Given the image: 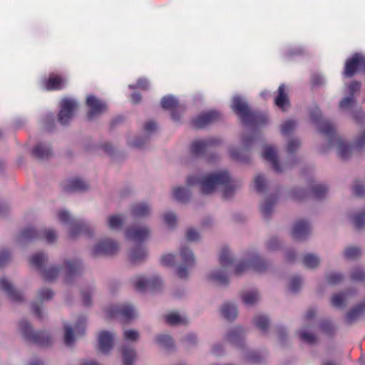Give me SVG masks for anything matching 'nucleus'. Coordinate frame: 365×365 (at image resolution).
Here are the masks:
<instances>
[{
	"label": "nucleus",
	"mask_w": 365,
	"mask_h": 365,
	"mask_svg": "<svg viewBox=\"0 0 365 365\" xmlns=\"http://www.w3.org/2000/svg\"><path fill=\"white\" fill-rule=\"evenodd\" d=\"M255 138L252 135H242L241 138L242 148L235 146L230 147L229 153L236 160L247 162L250 159L247 151L251 148Z\"/></svg>",
	"instance_id": "ddd939ff"
},
{
	"label": "nucleus",
	"mask_w": 365,
	"mask_h": 365,
	"mask_svg": "<svg viewBox=\"0 0 365 365\" xmlns=\"http://www.w3.org/2000/svg\"><path fill=\"white\" fill-rule=\"evenodd\" d=\"M302 284V279L298 276L292 277L289 282L288 288L291 292H297Z\"/></svg>",
	"instance_id": "774afa93"
},
{
	"label": "nucleus",
	"mask_w": 365,
	"mask_h": 365,
	"mask_svg": "<svg viewBox=\"0 0 365 365\" xmlns=\"http://www.w3.org/2000/svg\"><path fill=\"white\" fill-rule=\"evenodd\" d=\"M165 322L171 325H181L188 323V319L186 314H180L177 312H172L165 316Z\"/></svg>",
	"instance_id": "c03bdc74"
},
{
	"label": "nucleus",
	"mask_w": 365,
	"mask_h": 365,
	"mask_svg": "<svg viewBox=\"0 0 365 365\" xmlns=\"http://www.w3.org/2000/svg\"><path fill=\"white\" fill-rule=\"evenodd\" d=\"M68 235L71 238L77 237L85 228V222L80 220H76L68 225Z\"/></svg>",
	"instance_id": "603ef678"
},
{
	"label": "nucleus",
	"mask_w": 365,
	"mask_h": 365,
	"mask_svg": "<svg viewBox=\"0 0 365 365\" xmlns=\"http://www.w3.org/2000/svg\"><path fill=\"white\" fill-rule=\"evenodd\" d=\"M86 105L89 108L88 118L93 119L95 117L102 114L107 109L106 102L97 98L95 96H88L86 98Z\"/></svg>",
	"instance_id": "412c9836"
},
{
	"label": "nucleus",
	"mask_w": 365,
	"mask_h": 365,
	"mask_svg": "<svg viewBox=\"0 0 365 365\" xmlns=\"http://www.w3.org/2000/svg\"><path fill=\"white\" fill-rule=\"evenodd\" d=\"M312 232L310 222L305 220H299L294 222L291 228V235L299 240H306Z\"/></svg>",
	"instance_id": "6ab92c4d"
},
{
	"label": "nucleus",
	"mask_w": 365,
	"mask_h": 365,
	"mask_svg": "<svg viewBox=\"0 0 365 365\" xmlns=\"http://www.w3.org/2000/svg\"><path fill=\"white\" fill-rule=\"evenodd\" d=\"M164 225L169 229H174L178 225L177 215L173 211H166L161 215Z\"/></svg>",
	"instance_id": "3c124183"
},
{
	"label": "nucleus",
	"mask_w": 365,
	"mask_h": 365,
	"mask_svg": "<svg viewBox=\"0 0 365 365\" xmlns=\"http://www.w3.org/2000/svg\"><path fill=\"white\" fill-rule=\"evenodd\" d=\"M350 218L356 228L364 227L365 226V207L352 213Z\"/></svg>",
	"instance_id": "8fccbe9b"
},
{
	"label": "nucleus",
	"mask_w": 365,
	"mask_h": 365,
	"mask_svg": "<svg viewBox=\"0 0 365 365\" xmlns=\"http://www.w3.org/2000/svg\"><path fill=\"white\" fill-rule=\"evenodd\" d=\"M152 212L150 205L145 202L134 203L130 207V213L135 217L145 218L148 217Z\"/></svg>",
	"instance_id": "473e14b6"
},
{
	"label": "nucleus",
	"mask_w": 365,
	"mask_h": 365,
	"mask_svg": "<svg viewBox=\"0 0 365 365\" xmlns=\"http://www.w3.org/2000/svg\"><path fill=\"white\" fill-rule=\"evenodd\" d=\"M206 278L211 283L225 286L229 284L230 274L228 269L224 267H215L207 272Z\"/></svg>",
	"instance_id": "aec40b11"
},
{
	"label": "nucleus",
	"mask_w": 365,
	"mask_h": 365,
	"mask_svg": "<svg viewBox=\"0 0 365 365\" xmlns=\"http://www.w3.org/2000/svg\"><path fill=\"white\" fill-rule=\"evenodd\" d=\"M123 365H134L137 359V354L134 346L123 344L120 348Z\"/></svg>",
	"instance_id": "c9c22d12"
},
{
	"label": "nucleus",
	"mask_w": 365,
	"mask_h": 365,
	"mask_svg": "<svg viewBox=\"0 0 365 365\" xmlns=\"http://www.w3.org/2000/svg\"><path fill=\"white\" fill-rule=\"evenodd\" d=\"M357 72L365 73V56L361 53L354 54L346 61L344 75L351 77Z\"/></svg>",
	"instance_id": "2eb2a0df"
},
{
	"label": "nucleus",
	"mask_w": 365,
	"mask_h": 365,
	"mask_svg": "<svg viewBox=\"0 0 365 365\" xmlns=\"http://www.w3.org/2000/svg\"><path fill=\"white\" fill-rule=\"evenodd\" d=\"M133 288L140 292H157L164 287L163 278L157 272L143 273L130 279Z\"/></svg>",
	"instance_id": "20e7f679"
},
{
	"label": "nucleus",
	"mask_w": 365,
	"mask_h": 365,
	"mask_svg": "<svg viewBox=\"0 0 365 365\" xmlns=\"http://www.w3.org/2000/svg\"><path fill=\"white\" fill-rule=\"evenodd\" d=\"M365 312V302H361L349 310L345 317L348 324L355 322Z\"/></svg>",
	"instance_id": "79ce46f5"
},
{
	"label": "nucleus",
	"mask_w": 365,
	"mask_h": 365,
	"mask_svg": "<svg viewBox=\"0 0 365 365\" xmlns=\"http://www.w3.org/2000/svg\"><path fill=\"white\" fill-rule=\"evenodd\" d=\"M344 279V275L339 272H329L325 274V280L329 285H338Z\"/></svg>",
	"instance_id": "5fc2aeb1"
},
{
	"label": "nucleus",
	"mask_w": 365,
	"mask_h": 365,
	"mask_svg": "<svg viewBox=\"0 0 365 365\" xmlns=\"http://www.w3.org/2000/svg\"><path fill=\"white\" fill-rule=\"evenodd\" d=\"M119 249L120 246L117 241L110 237H103L98 239L91 247L90 254L95 258L112 256L115 255Z\"/></svg>",
	"instance_id": "0eeeda50"
},
{
	"label": "nucleus",
	"mask_w": 365,
	"mask_h": 365,
	"mask_svg": "<svg viewBox=\"0 0 365 365\" xmlns=\"http://www.w3.org/2000/svg\"><path fill=\"white\" fill-rule=\"evenodd\" d=\"M220 138L217 137H210L193 142L191 146L192 153L197 156L204 155L210 149L220 145Z\"/></svg>",
	"instance_id": "f3484780"
},
{
	"label": "nucleus",
	"mask_w": 365,
	"mask_h": 365,
	"mask_svg": "<svg viewBox=\"0 0 365 365\" xmlns=\"http://www.w3.org/2000/svg\"><path fill=\"white\" fill-rule=\"evenodd\" d=\"M220 118V114L217 111L210 110L199 115L194 120L193 125L198 128H202L207 125L216 122Z\"/></svg>",
	"instance_id": "cd10ccee"
},
{
	"label": "nucleus",
	"mask_w": 365,
	"mask_h": 365,
	"mask_svg": "<svg viewBox=\"0 0 365 365\" xmlns=\"http://www.w3.org/2000/svg\"><path fill=\"white\" fill-rule=\"evenodd\" d=\"M64 341L67 346H71L75 341V336L71 325L64 324Z\"/></svg>",
	"instance_id": "e2e57ef3"
},
{
	"label": "nucleus",
	"mask_w": 365,
	"mask_h": 365,
	"mask_svg": "<svg viewBox=\"0 0 365 365\" xmlns=\"http://www.w3.org/2000/svg\"><path fill=\"white\" fill-rule=\"evenodd\" d=\"M125 237L135 242H143L150 235V229L144 224L133 225L128 227L125 232Z\"/></svg>",
	"instance_id": "dca6fc26"
},
{
	"label": "nucleus",
	"mask_w": 365,
	"mask_h": 365,
	"mask_svg": "<svg viewBox=\"0 0 365 365\" xmlns=\"http://www.w3.org/2000/svg\"><path fill=\"white\" fill-rule=\"evenodd\" d=\"M89 188V185L86 181L81 178H73L67 180L64 185L63 189L71 192L85 191Z\"/></svg>",
	"instance_id": "2f4dec72"
},
{
	"label": "nucleus",
	"mask_w": 365,
	"mask_h": 365,
	"mask_svg": "<svg viewBox=\"0 0 365 365\" xmlns=\"http://www.w3.org/2000/svg\"><path fill=\"white\" fill-rule=\"evenodd\" d=\"M179 256L181 264L178 267L177 274L181 279H186L189 275L190 271L195 265V256L192 250L186 245L180 247Z\"/></svg>",
	"instance_id": "1a4fd4ad"
},
{
	"label": "nucleus",
	"mask_w": 365,
	"mask_h": 365,
	"mask_svg": "<svg viewBox=\"0 0 365 365\" xmlns=\"http://www.w3.org/2000/svg\"><path fill=\"white\" fill-rule=\"evenodd\" d=\"M123 338L125 341L137 342L140 338V333L136 329H124L123 331Z\"/></svg>",
	"instance_id": "bf43d9fd"
},
{
	"label": "nucleus",
	"mask_w": 365,
	"mask_h": 365,
	"mask_svg": "<svg viewBox=\"0 0 365 365\" xmlns=\"http://www.w3.org/2000/svg\"><path fill=\"white\" fill-rule=\"evenodd\" d=\"M115 334L111 331L103 330L98 334V349L103 354H109L113 349Z\"/></svg>",
	"instance_id": "a211bd4d"
},
{
	"label": "nucleus",
	"mask_w": 365,
	"mask_h": 365,
	"mask_svg": "<svg viewBox=\"0 0 365 365\" xmlns=\"http://www.w3.org/2000/svg\"><path fill=\"white\" fill-rule=\"evenodd\" d=\"M18 331L27 341L41 346L48 345L51 343V336L43 331H34L31 323L22 319L19 322Z\"/></svg>",
	"instance_id": "423d86ee"
},
{
	"label": "nucleus",
	"mask_w": 365,
	"mask_h": 365,
	"mask_svg": "<svg viewBox=\"0 0 365 365\" xmlns=\"http://www.w3.org/2000/svg\"><path fill=\"white\" fill-rule=\"evenodd\" d=\"M42 278L48 282L55 281L61 274H62V267L61 264H53L46 266L40 272Z\"/></svg>",
	"instance_id": "f704fd0d"
},
{
	"label": "nucleus",
	"mask_w": 365,
	"mask_h": 365,
	"mask_svg": "<svg viewBox=\"0 0 365 365\" xmlns=\"http://www.w3.org/2000/svg\"><path fill=\"white\" fill-rule=\"evenodd\" d=\"M155 341L163 351L170 353L175 350L176 346L172 336L168 334H159L155 336Z\"/></svg>",
	"instance_id": "7c9ffc66"
},
{
	"label": "nucleus",
	"mask_w": 365,
	"mask_h": 365,
	"mask_svg": "<svg viewBox=\"0 0 365 365\" xmlns=\"http://www.w3.org/2000/svg\"><path fill=\"white\" fill-rule=\"evenodd\" d=\"M361 84L359 82L353 81L346 88V91L348 93L339 103V108L344 112H347L359 121L363 122L365 120V113L361 110H354V108L356 104L355 93L359 91Z\"/></svg>",
	"instance_id": "39448f33"
},
{
	"label": "nucleus",
	"mask_w": 365,
	"mask_h": 365,
	"mask_svg": "<svg viewBox=\"0 0 365 365\" xmlns=\"http://www.w3.org/2000/svg\"><path fill=\"white\" fill-rule=\"evenodd\" d=\"M48 256L43 252H38L32 255L29 258L30 264L39 273L46 267Z\"/></svg>",
	"instance_id": "58836bf2"
},
{
	"label": "nucleus",
	"mask_w": 365,
	"mask_h": 365,
	"mask_svg": "<svg viewBox=\"0 0 365 365\" xmlns=\"http://www.w3.org/2000/svg\"><path fill=\"white\" fill-rule=\"evenodd\" d=\"M178 105V100L173 96H164L161 100V106L164 110H173Z\"/></svg>",
	"instance_id": "4d7b16f0"
},
{
	"label": "nucleus",
	"mask_w": 365,
	"mask_h": 365,
	"mask_svg": "<svg viewBox=\"0 0 365 365\" xmlns=\"http://www.w3.org/2000/svg\"><path fill=\"white\" fill-rule=\"evenodd\" d=\"M240 299L244 305L252 307L259 303L261 294L255 288L245 289L240 293Z\"/></svg>",
	"instance_id": "bb28decb"
},
{
	"label": "nucleus",
	"mask_w": 365,
	"mask_h": 365,
	"mask_svg": "<svg viewBox=\"0 0 365 365\" xmlns=\"http://www.w3.org/2000/svg\"><path fill=\"white\" fill-rule=\"evenodd\" d=\"M343 255L347 260H354L361 255V250L357 247H346L344 250Z\"/></svg>",
	"instance_id": "13d9d810"
},
{
	"label": "nucleus",
	"mask_w": 365,
	"mask_h": 365,
	"mask_svg": "<svg viewBox=\"0 0 365 365\" xmlns=\"http://www.w3.org/2000/svg\"><path fill=\"white\" fill-rule=\"evenodd\" d=\"M297 128V122L294 120H287L281 125V132L284 135H290Z\"/></svg>",
	"instance_id": "0e129e2a"
},
{
	"label": "nucleus",
	"mask_w": 365,
	"mask_h": 365,
	"mask_svg": "<svg viewBox=\"0 0 365 365\" xmlns=\"http://www.w3.org/2000/svg\"><path fill=\"white\" fill-rule=\"evenodd\" d=\"M249 260L250 261L251 269L257 273L266 272L271 266L269 261L262 258L256 252H249Z\"/></svg>",
	"instance_id": "393cba45"
},
{
	"label": "nucleus",
	"mask_w": 365,
	"mask_h": 365,
	"mask_svg": "<svg viewBox=\"0 0 365 365\" xmlns=\"http://www.w3.org/2000/svg\"><path fill=\"white\" fill-rule=\"evenodd\" d=\"M232 108L247 126L258 127L267 122L266 113L251 111L246 101L240 96H233Z\"/></svg>",
	"instance_id": "7ed1b4c3"
},
{
	"label": "nucleus",
	"mask_w": 365,
	"mask_h": 365,
	"mask_svg": "<svg viewBox=\"0 0 365 365\" xmlns=\"http://www.w3.org/2000/svg\"><path fill=\"white\" fill-rule=\"evenodd\" d=\"M52 153L48 144L43 143H38L33 149V154L36 158L44 159L49 157Z\"/></svg>",
	"instance_id": "09e8293b"
},
{
	"label": "nucleus",
	"mask_w": 365,
	"mask_h": 365,
	"mask_svg": "<svg viewBox=\"0 0 365 365\" xmlns=\"http://www.w3.org/2000/svg\"><path fill=\"white\" fill-rule=\"evenodd\" d=\"M125 217L121 214L111 215L106 218V226L112 231L120 230L125 222Z\"/></svg>",
	"instance_id": "a19ab883"
},
{
	"label": "nucleus",
	"mask_w": 365,
	"mask_h": 365,
	"mask_svg": "<svg viewBox=\"0 0 365 365\" xmlns=\"http://www.w3.org/2000/svg\"><path fill=\"white\" fill-rule=\"evenodd\" d=\"M186 184L187 186H198L203 194H210L220 189L226 199L231 198L241 187V182L232 180L227 170L202 175H190Z\"/></svg>",
	"instance_id": "f257e3e1"
},
{
	"label": "nucleus",
	"mask_w": 365,
	"mask_h": 365,
	"mask_svg": "<svg viewBox=\"0 0 365 365\" xmlns=\"http://www.w3.org/2000/svg\"><path fill=\"white\" fill-rule=\"evenodd\" d=\"M235 261L234 254L230 248L224 247L221 250L219 262L222 267L227 269L230 267H233Z\"/></svg>",
	"instance_id": "ea45409f"
},
{
	"label": "nucleus",
	"mask_w": 365,
	"mask_h": 365,
	"mask_svg": "<svg viewBox=\"0 0 365 365\" xmlns=\"http://www.w3.org/2000/svg\"><path fill=\"white\" fill-rule=\"evenodd\" d=\"M253 187L257 192L265 193L269 187V183L264 175L259 173L253 179Z\"/></svg>",
	"instance_id": "49530a36"
},
{
	"label": "nucleus",
	"mask_w": 365,
	"mask_h": 365,
	"mask_svg": "<svg viewBox=\"0 0 365 365\" xmlns=\"http://www.w3.org/2000/svg\"><path fill=\"white\" fill-rule=\"evenodd\" d=\"M148 252L145 247L138 245L131 248L128 254V258L130 263L140 264L148 258Z\"/></svg>",
	"instance_id": "c85d7f7f"
},
{
	"label": "nucleus",
	"mask_w": 365,
	"mask_h": 365,
	"mask_svg": "<svg viewBox=\"0 0 365 365\" xmlns=\"http://www.w3.org/2000/svg\"><path fill=\"white\" fill-rule=\"evenodd\" d=\"M220 313L225 319L234 321L238 315L237 306L233 302H225L220 307Z\"/></svg>",
	"instance_id": "4c0bfd02"
},
{
	"label": "nucleus",
	"mask_w": 365,
	"mask_h": 365,
	"mask_svg": "<svg viewBox=\"0 0 365 365\" xmlns=\"http://www.w3.org/2000/svg\"><path fill=\"white\" fill-rule=\"evenodd\" d=\"M182 341L187 348H190L198 344V337L195 333H187L183 336Z\"/></svg>",
	"instance_id": "338daca9"
},
{
	"label": "nucleus",
	"mask_w": 365,
	"mask_h": 365,
	"mask_svg": "<svg viewBox=\"0 0 365 365\" xmlns=\"http://www.w3.org/2000/svg\"><path fill=\"white\" fill-rule=\"evenodd\" d=\"M321 262L320 257L313 253L306 254L302 258L303 264L310 269L317 268Z\"/></svg>",
	"instance_id": "864d4df0"
},
{
	"label": "nucleus",
	"mask_w": 365,
	"mask_h": 365,
	"mask_svg": "<svg viewBox=\"0 0 365 365\" xmlns=\"http://www.w3.org/2000/svg\"><path fill=\"white\" fill-rule=\"evenodd\" d=\"M350 277L354 281L362 282L365 279V271L361 267H356L351 271Z\"/></svg>",
	"instance_id": "69168bd1"
},
{
	"label": "nucleus",
	"mask_w": 365,
	"mask_h": 365,
	"mask_svg": "<svg viewBox=\"0 0 365 365\" xmlns=\"http://www.w3.org/2000/svg\"><path fill=\"white\" fill-rule=\"evenodd\" d=\"M253 325L262 335H267L270 329V319L264 314H257L252 319Z\"/></svg>",
	"instance_id": "72a5a7b5"
},
{
	"label": "nucleus",
	"mask_w": 365,
	"mask_h": 365,
	"mask_svg": "<svg viewBox=\"0 0 365 365\" xmlns=\"http://www.w3.org/2000/svg\"><path fill=\"white\" fill-rule=\"evenodd\" d=\"M56 217L61 223L68 225L77 219L74 218L66 209H61L56 212Z\"/></svg>",
	"instance_id": "6e6d98bb"
},
{
	"label": "nucleus",
	"mask_w": 365,
	"mask_h": 365,
	"mask_svg": "<svg viewBox=\"0 0 365 365\" xmlns=\"http://www.w3.org/2000/svg\"><path fill=\"white\" fill-rule=\"evenodd\" d=\"M310 117L319 131L327 138L331 148L336 150L337 155L343 160L349 158L352 148L346 140L336 133L334 125L330 121L322 118V113L317 106L310 109Z\"/></svg>",
	"instance_id": "f03ea898"
},
{
	"label": "nucleus",
	"mask_w": 365,
	"mask_h": 365,
	"mask_svg": "<svg viewBox=\"0 0 365 365\" xmlns=\"http://www.w3.org/2000/svg\"><path fill=\"white\" fill-rule=\"evenodd\" d=\"M274 103L277 108L283 111L287 110L289 107L288 91L284 84H281L279 86L277 96L274 98Z\"/></svg>",
	"instance_id": "c756f323"
},
{
	"label": "nucleus",
	"mask_w": 365,
	"mask_h": 365,
	"mask_svg": "<svg viewBox=\"0 0 365 365\" xmlns=\"http://www.w3.org/2000/svg\"><path fill=\"white\" fill-rule=\"evenodd\" d=\"M191 196L190 190L186 187H177L173 189V197L177 201L187 202Z\"/></svg>",
	"instance_id": "de8ad7c7"
},
{
	"label": "nucleus",
	"mask_w": 365,
	"mask_h": 365,
	"mask_svg": "<svg viewBox=\"0 0 365 365\" xmlns=\"http://www.w3.org/2000/svg\"><path fill=\"white\" fill-rule=\"evenodd\" d=\"M247 331L242 326H236L230 329L225 334V340L236 346L243 344Z\"/></svg>",
	"instance_id": "5701e85b"
},
{
	"label": "nucleus",
	"mask_w": 365,
	"mask_h": 365,
	"mask_svg": "<svg viewBox=\"0 0 365 365\" xmlns=\"http://www.w3.org/2000/svg\"><path fill=\"white\" fill-rule=\"evenodd\" d=\"M61 266L64 281L67 284H71L73 279L80 275L83 270L82 260L77 257L64 259Z\"/></svg>",
	"instance_id": "9d476101"
},
{
	"label": "nucleus",
	"mask_w": 365,
	"mask_h": 365,
	"mask_svg": "<svg viewBox=\"0 0 365 365\" xmlns=\"http://www.w3.org/2000/svg\"><path fill=\"white\" fill-rule=\"evenodd\" d=\"M40 238V231L33 227L23 229L16 237L15 242L20 246H24L33 240Z\"/></svg>",
	"instance_id": "a878e982"
},
{
	"label": "nucleus",
	"mask_w": 365,
	"mask_h": 365,
	"mask_svg": "<svg viewBox=\"0 0 365 365\" xmlns=\"http://www.w3.org/2000/svg\"><path fill=\"white\" fill-rule=\"evenodd\" d=\"M54 292L50 288L40 289L36 294V299L38 302L48 301L53 298Z\"/></svg>",
	"instance_id": "680f3d73"
},
{
	"label": "nucleus",
	"mask_w": 365,
	"mask_h": 365,
	"mask_svg": "<svg viewBox=\"0 0 365 365\" xmlns=\"http://www.w3.org/2000/svg\"><path fill=\"white\" fill-rule=\"evenodd\" d=\"M103 312L107 318L121 317L125 320L135 319L138 315L135 307L128 302L108 305L103 309Z\"/></svg>",
	"instance_id": "6e6552de"
},
{
	"label": "nucleus",
	"mask_w": 365,
	"mask_h": 365,
	"mask_svg": "<svg viewBox=\"0 0 365 365\" xmlns=\"http://www.w3.org/2000/svg\"><path fill=\"white\" fill-rule=\"evenodd\" d=\"M317 312L314 309H309L304 315L305 322L299 331V338L308 344H314L317 337L314 331V324L312 319L316 316Z\"/></svg>",
	"instance_id": "f8f14e48"
},
{
	"label": "nucleus",
	"mask_w": 365,
	"mask_h": 365,
	"mask_svg": "<svg viewBox=\"0 0 365 365\" xmlns=\"http://www.w3.org/2000/svg\"><path fill=\"white\" fill-rule=\"evenodd\" d=\"M77 102L71 98H64L61 102V108L58 115V122L66 125L71 120L77 108Z\"/></svg>",
	"instance_id": "4468645a"
},
{
	"label": "nucleus",
	"mask_w": 365,
	"mask_h": 365,
	"mask_svg": "<svg viewBox=\"0 0 365 365\" xmlns=\"http://www.w3.org/2000/svg\"><path fill=\"white\" fill-rule=\"evenodd\" d=\"M66 84V80L59 76L51 75L48 81L43 82V88L48 91L63 88Z\"/></svg>",
	"instance_id": "37998d69"
},
{
	"label": "nucleus",
	"mask_w": 365,
	"mask_h": 365,
	"mask_svg": "<svg viewBox=\"0 0 365 365\" xmlns=\"http://www.w3.org/2000/svg\"><path fill=\"white\" fill-rule=\"evenodd\" d=\"M0 289L14 302L20 303L24 301L22 292L16 290L12 283L6 277L0 279Z\"/></svg>",
	"instance_id": "4be33fe9"
},
{
	"label": "nucleus",
	"mask_w": 365,
	"mask_h": 365,
	"mask_svg": "<svg viewBox=\"0 0 365 365\" xmlns=\"http://www.w3.org/2000/svg\"><path fill=\"white\" fill-rule=\"evenodd\" d=\"M356 294L355 289H350L346 291L335 293L331 297V304L337 309L345 308L350 299Z\"/></svg>",
	"instance_id": "b1692460"
},
{
	"label": "nucleus",
	"mask_w": 365,
	"mask_h": 365,
	"mask_svg": "<svg viewBox=\"0 0 365 365\" xmlns=\"http://www.w3.org/2000/svg\"><path fill=\"white\" fill-rule=\"evenodd\" d=\"M251 269L250 261L249 260V252H247L241 259L235 261L233 265L232 273L240 276Z\"/></svg>",
	"instance_id": "e433bc0d"
},
{
	"label": "nucleus",
	"mask_w": 365,
	"mask_h": 365,
	"mask_svg": "<svg viewBox=\"0 0 365 365\" xmlns=\"http://www.w3.org/2000/svg\"><path fill=\"white\" fill-rule=\"evenodd\" d=\"M278 197L277 195H271L266 197L260 204V210L264 217H268L274 210L277 203Z\"/></svg>",
	"instance_id": "a18cd8bd"
},
{
	"label": "nucleus",
	"mask_w": 365,
	"mask_h": 365,
	"mask_svg": "<svg viewBox=\"0 0 365 365\" xmlns=\"http://www.w3.org/2000/svg\"><path fill=\"white\" fill-rule=\"evenodd\" d=\"M262 155L264 160L269 163L272 169L278 173H283L294 165L293 162L281 164L279 161L277 150L272 145H264Z\"/></svg>",
	"instance_id": "9b49d317"
},
{
	"label": "nucleus",
	"mask_w": 365,
	"mask_h": 365,
	"mask_svg": "<svg viewBox=\"0 0 365 365\" xmlns=\"http://www.w3.org/2000/svg\"><path fill=\"white\" fill-rule=\"evenodd\" d=\"M328 190V187L325 184L317 183L312 187V192L316 198L324 197L327 195Z\"/></svg>",
	"instance_id": "052dcab7"
}]
</instances>
